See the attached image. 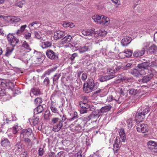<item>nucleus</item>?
Listing matches in <instances>:
<instances>
[{"label":"nucleus","instance_id":"nucleus-9","mask_svg":"<svg viewBox=\"0 0 157 157\" xmlns=\"http://www.w3.org/2000/svg\"><path fill=\"white\" fill-rule=\"evenodd\" d=\"M64 35L63 32L60 31H57L54 33L53 37L55 40H57L63 37Z\"/></svg>","mask_w":157,"mask_h":157},{"label":"nucleus","instance_id":"nucleus-1","mask_svg":"<svg viewBox=\"0 0 157 157\" xmlns=\"http://www.w3.org/2000/svg\"><path fill=\"white\" fill-rule=\"evenodd\" d=\"M50 124L53 125L52 130L55 132H58L62 128L63 124L62 121L59 118L54 117L51 120Z\"/></svg>","mask_w":157,"mask_h":157},{"label":"nucleus","instance_id":"nucleus-44","mask_svg":"<svg viewBox=\"0 0 157 157\" xmlns=\"http://www.w3.org/2000/svg\"><path fill=\"white\" fill-rule=\"evenodd\" d=\"M63 26L65 27H68L70 28H73L75 26V25L73 23L71 22H67L66 21H64L63 22Z\"/></svg>","mask_w":157,"mask_h":157},{"label":"nucleus","instance_id":"nucleus-5","mask_svg":"<svg viewBox=\"0 0 157 157\" xmlns=\"http://www.w3.org/2000/svg\"><path fill=\"white\" fill-rule=\"evenodd\" d=\"M32 133V130L30 128L27 129H24L21 132L20 136L21 138L29 137Z\"/></svg>","mask_w":157,"mask_h":157},{"label":"nucleus","instance_id":"nucleus-16","mask_svg":"<svg viewBox=\"0 0 157 157\" xmlns=\"http://www.w3.org/2000/svg\"><path fill=\"white\" fill-rule=\"evenodd\" d=\"M109 18L103 15H101V17L100 21L99 22V24L102 25L106 24L107 25L109 23Z\"/></svg>","mask_w":157,"mask_h":157},{"label":"nucleus","instance_id":"nucleus-64","mask_svg":"<svg viewBox=\"0 0 157 157\" xmlns=\"http://www.w3.org/2000/svg\"><path fill=\"white\" fill-rule=\"evenodd\" d=\"M87 77V74L86 73H82V75L81 79L83 81H84L86 79Z\"/></svg>","mask_w":157,"mask_h":157},{"label":"nucleus","instance_id":"nucleus-52","mask_svg":"<svg viewBox=\"0 0 157 157\" xmlns=\"http://www.w3.org/2000/svg\"><path fill=\"white\" fill-rule=\"evenodd\" d=\"M78 117L77 113L76 112H75L74 113L72 118L69 119L68 120H69V121H73L77 119Z\"/></svg>","mask_w":157,"mask_h":157},{"label":"nucleus","instance_id":"nucleus-32","mask_svg":"<svg viewBox=\"0 0 157 157\" xmlns=\"http://www.w3.org/2000/svg\"><path fill=\"white\" fill-rule=\"evenodd\" d=\"M88 32V36H91L92 37L96 36V35L97 32L95 31L94 29H87Z\"/></svg>","mask_w":157,"mask_h":157},{"label":"nucleus","instance_id":"nucleus-11","mask_svg":"<svg viewBox=\"0 0 157 157\" xmlns=\"http://www.w3.org/2000/svg\"><path fill=\"white\" fill-rule=\"evenodd\" d=\"M6 86L9 87L13 91H15L14 93L15 94H17L19 93V89L17 88L16 89L14 88V85L13 82H7Z\"/></svg>","mask_w":157,"mask_h":157},{"label":"nucleus","instance_id":"nucleus-63","mask_svg":"<svg viewBox=\"0 0 157 157\" xmlns=\"http://www.w3.org/2000/svg\"><path fill=\"white\" fill-rule=\"evenodd\" d=\"M40 33H38V32L36 31L34 32V34L35 35V36L38 39H42V38L41 36V35L40 34Z\"/></svg>","mask_w":157,"mask_h":157},{"label":"nucleus","instance_id":"nucleus-8","mask_svg":"<svg viewBox=\"0 0 157 157\" xmlns=\"http://www.w3.org/2000/svg\"><path fill=\"white\" fill-rule=\"evenodd\" d=\"M72 39L71 36L70 35H67L63 38L61 40V44H66L65 46L67 47L68 46H67V44H69L71 40Z\"/></svg>","mask_w":157,"mask_h":157},{"label":"nucleus","instance_id":"nucleus-48","mask_svg":"<svg viewBox=\"0 0 157 157\" xmlns=\"http://www.w3.org/2000/svg\"><path fill=\"white\" fill-rule=\"evenodd\" d=\"M50 81L48 77H46L44 79L43 83L44 86H49L50 85Z\"/></svg>","mask_w":157,"mask_h":157},{"label":"nucleus","instance_id":"nucleus-50","mask_svg":"<svg viewBox=\"0 0 157 157\" xmlns=\"http://www.w3.org/2000/svg\"><path fill=\"white\" fill-rule=\"evenodd\" d=\"M13 132L14 134H16L20 128V127L18 126L17 125H15L13 127Z\"/></svg>","mask_w":157,"mask_h":157},{"label":"nucleus","instance_id":"nucleus-18","mask_svg":"<svg viewBox=\"0 0 157 157\" xmlns=\"http://www.w3.org/2000/svg\"><path fill=\"white\" fill-rule=\"evenodd\" d=\"M1 144L2 146L3 147H10V143L9 140L4 137L2 138Z\"/></svg>","mask_w":157,"mask_h":157},{"label":"nucleus","instance_id":"nucleus-29","mask_svg":"<svg viewBox=\"0 0 157 157\" xmlns=\"http://www.w3.org/2000/svg\"><path fill=\"white\" fill-rule=\"evenodd\" d=\"M96 32H97L96 36H105L107 34V32L103 29H100L98 31H97Z\"/></svg>","mask_w":157,"mask_h":157},{"label":"nucleus","instance_id":"nucleus-4","mask_svg":"<svg viewBox=\"0 0 157 157\" xmlns=\"http://www.w3.org/2000/svg\"><path fill=\"white\" fill-rule=\"evenodd\" d=\"M7 38L10 44L12 47L15 46L19 41L18 40L14 37L12 34L9 33L7 35Z\"/></svg>","mask_w":157,"mask_h":157},{"label":"nucleus","instance_id":"nucleus-39","mask_svg":"<svg viewBox=\"0 0 157 157\" xmlns=\"http://www.w3.org/2000/svg\"><path fill=\"white\" fill-rule=\"evenodd\" d=\"M29 121L30 123L32 121L34 125H36L38 124L39 122V118L37 117H35L34 116L32 119H29Z\"/></svg>","mask_w":157,"mask_h":157},{"label":"nucleus","instance_id":"nucleus-12","mask_svg":"<svg viewBox=\"0 0 157 157\" xmlns=\"http://www.w3.org/2000/svg\"><path fill=\"white\" fill-rule=\"evenodd\" d=\"M145 48H142L140 50L137 49L134 52L133 56L135 57H138L142 56L144 54Z\"/></svg>","mask_w":157,"mask_h":157},{"label":"nucleus","instance_id":"nucleus-43","mask_svg":"<svg viewBox=\"0 0 157 157\" xmlns=\"http://www.w3.org/2000/svg\"><path fill=\"white\" fill-rule=\"evenodd\" d=\"M26 26L27 25H26L21 26L20 29L17 30V31L16 33V34L18 35L23 32Z\"/></svg>","mask_w":157,"mask_h":157},{"label":"nucleus","instance_id":"nucleus-17","mask_svg":"<svg viewBox=\"0 0 157 157\" xmlns=\"http://www.w3.org/2000/svg\"><path fill=\"white\" fill-rule=\"evenodd\" d=\"M138 67L140 68L145 69V70L151 69V67L149 66V62H144L141 64H139L138 65Z\"/></svg>","mask_w":157,"mask_h":157},{"label":"nucleus","instance_id":"nucleus-42","mask_svg":"<svg viewBox=\"0 0 157 157\" xmlns=\"http://www.w3.org/2000/svg\"><path fill=\"white\" fill-rule=\"evenodd\" d=\"M121 146L120 144H113V150L114 153L118 152L119 150L120 149Z\"/></svg>","mask_w":157,"mask_h":157},{"label":"nucleus","instance_id":"nucleus-13","mask_svg":"<svg viewBox=\"0 0 157 157\" xmlns=\"http://www.w3.org/2000/svg\"><path fill=\"white\" fill-rule=\"evenodd\" d=\"M132 39L131 37L127 36L123 38L121 41V43L123 46H126L128 45L131 41Z\"/></svg>","mask_w":157,"mask_h":157},{"label":"nucleus","instance_id":"nucleus-14","mask_svg":"<svg viewBox=\"0 0 157 157\" xmlns=\"http://www.w3.org/2000/svg\"><path fill=\"white\" fill-rule=\"evenodd\" d=\"M42 41L41 43H40V46L43 48H45L51 46L52 44L51 43L48 41H44V39L43 37L41 39Z\"/></svg>","mask_w":157,"mask_h":157},{"label":"nucleus","instance_id":"nucleus-36","mask_svg":"<svg viewBox=\"0 0 157 157\" xmlns=\"http://www.w3.org/2000/svg\"><path fill=\"white\" fill-rule=\"evenodd\" d=\"M101 15H96L93 16L92 18L95 22L99 23V22L101 20Z\"/></svg>","mask_w":157,"mask_h":157},{"label":"nucleus","instance_id":"nucleus-40","mask_svg":"<svg viewBox=\"0 0 157 157\" xmlns=\"http://www.w3.org/2000/svg\"><path fill=\"white\" fill-rule=\"evenodd\" d=\"M51 116V113L50 110L48 109L44 113V118L45 120H49L50 119V117Z\"/></svg>","mask_w":157,"mask_h":157},{"label":"nucleus","instance_id":"nucleus-58","mask_svg":"<svg viewBox=\"0 0 157 157\" xmlns=\"http://www.w3.org/2000/svg\"><path fill=\"white\" fill-rule=\"evenodd\" d=\"M56 69V68H51L45 72V73L47 75H49L51 73L55 71Z\"/></svg>","mask_w":157,"mask_h":157},{"label":"nucleus","instance_id":"nucleus-23","mask_svg":"<svg viewBox=\"0 0 157 157\" xmlns=\"http://www.w3.org/2000/svg\"><path fill=\"white\" fill-rule=\"evenodd\" d=\"M51 104L50 106V109L52 112L54 113L59 114V111L58 109H57L55 107L54 105V102L52 101V97L51 98Z\"/></svg>","mask_w":157,"mask_h":157},{"label":"nucleus","instance_id":"nucleus-37","mask_svg":"<svg viewBox=\"0 0 157 157\" xmlns=\"http://www.w3.org/2000/svg\"><path fill=\"white\" fill-rule=\"evenodd\" d=\"M13 49V47H7L6 49V52L5 54V55L7 56H9L12 53Z\"/></svg>","mask_w":157,"mask_h":157},{"label":"nucleus","instance_id":"nucleus-41","mask_svg":"<svg viewBox=\"0 0 157 157\" xmlns=\"http://www.w3.org/2000/svg\"><path fill=\"white\" fill-rule=\"evenodd\" d=\"M126 54L125 56L127 57H130L132 54V51L129 49H126L123 52Z\"/></svg>","mask_w":157,"mask_h":157},{"label":"nucleus","instance_id":"nucleus-30","mask_svg":"<svg viewBox=\"0 0 157 157\" xmlns=\"http://www.w3.org/2000/svg\"><path fill=\"white\" fill-rule=\"evenodd\" d=\"M157 47L155 45L153 44L148 49L149 53L151 54L153 53L156 52Z\"/></svg>","mask_w":157,"mask_h":157},{"label":"nucleus","instance_id":"nucleus-45","mask_svg":"<svg viewBox=\"0 0 157 157\" xmlns=\"http://www.w3.org/2000/svg\"><path fill=\"white\" fill-rule=\"evenodd\" d=\"M25 0H22L21 1L18 2L15 4V6H16L19 7L21 8L22 7L23 5H25Z\"/></svg>","mask_w":157,"mask_h":157},{"label":"nucleus","instance_id":"nucleus-33","mask_svg":"<svg viewBox=\"0 0 157 157\" xmlns=\"http://www.w3.org/2000/svg\"><path fill=\"white\" fill-rule=\"evenodd\" d=\"M91 114L93 115H94V116H95L96 117H97L98 118H99L102 115L100 109L95 110L94 111L92 112Z\"/></svg>","mask_w":157,"mask_h":157},{"label":"nucleus","instance_id":"nucleus-47","mask_svg":"<svg viewBox=\"0 0 157 157\" xmlns=\"http://www.w3.org/2000/svg\"><path fill=\"white\" fill-rule=\"evenodd\" d=\"M21 139H23L22 140L25 142V143L28 145L31 146L32 145V142L31 140L28 137L21 138Z\"/></svg>","mask_w":157,"mask_h":157},{"label":"nucleus","instance_id":"nucleus-46","mask_svg":"<svg viewBox=\"0 0 157 157\" xmlns=\"http://www.w3.org/2000/svg\"><path fill=\"white\" fill-rule=\"evenodd\" d=\"M105 72L108 74L111 75L115 73V70L113 67V69L108 68L106 69V71H105Z\"/></svg>","mask_w":157,"mask_h":157},{"label":"nucleus","instance_id":"nucleus-56","mask_svg":"<svg viewBox=\"0 0 157 157\" xmlns=\"http://www.w3.org/2000/svg\"><path fill=\"white\" fill-rule=\"evenodd\" d=\"M11 21H12L13 22L16 23L18 22H19L21 19H20L18 17H15L14 16L12 17L11 19Z\"/></svg>","mask_w":157,"mask_h":157},{"label":"nucleus","instance_id":"nucleus-21","mask_svg":"<svg viewBox=\"0 0 157 157\" xmlns=\"http://www.w3.org/2000/svg\"><path fill=\"white\" fill-rule=\"evenodd\" d=\"M119 133L121 140V141L124 142L126 140V138L124 130L123 128H121L120 129Z\"/></svg>","mask_w":157,"mask_h":157},{"label":"nucleus","instance_id":"nucleus-24","mask_svg":"<svg viewBox=\"0 0 157 157\" xmlns=\"http://www.w3.org/2000/svg\"><path fill=\"white\" fill-rule=\"evenodd\" d=\"M84 91L86 93H89L92 92L95 90L94 87L90 86L87 85L86 86L84 85L83 88Z\"/></svg>","mask_w":157,"mask_h":157},{"label":"nucleus","instance_id":"nucleus-38","mask_svg":"<svg viewBox=\"0 0 157 157\" xmlns=\"http://www.w3.org/2000/svg\"><path fill=\"white\" fill-rule=\"evenodd\" d=\"M155 142L150 140L147 143V145L148 148L150 149H153V147H154V146L156 145Z\"/></svg>","mask_w":157,"mask_h":157},{"label":"nucleus","instance_id":"nucleus-55","mask_svg":"<svg viewBox=\"0 0 157 157\" xmlns=\"http://www.w3.org/2000/svg\"><path fill=\"white\" fill-rule=\"evenodd\" d=\"M90 120L91 121V123H93L94 122H96L97 121V120L98 118L97 117H96L95 116H94V115H93L91 114H90Z\"/></svg>","mask_w":157,"mask_h":157},{"label":"nucleus","instance_id":"nucleus-53","mask_svg":"<svg viewBox=\"0 0 157 157\" xmlns=\"http://www.w3.org/2000/svg\"><path fill=\"white\" fill-rule=\"evenodd\" d=\"M42 102V99L41 98L37 97L34 100V103L36 104H40Z\"/></svg>","mask_w":157,"mask_h":157},{"label":"nucleus","instance_id":"nucleus-51","mask_svg":"<svg viewBox=\"0 0 157 157\" xmlns=\"http://www.w3.org/2000/svg\"><path fill=\"white\" fill-rule=\"evenodd\" d=\"M128 127L129 128H131L133 125L132 120L131 118L128 119L127 121Z\"/></svg>","mask_w":157,"mask_h":157},{"label":"nucleus","instance_id":"nucleus-2","mask_svg":"<svg viewBox=\"0 0 157 157\" xmlns=\"http://www.w3.org/2000/svg\"><path fill=\"white\" fill-rule=\"evenodd\" d=\"M92 49V44L91 43H87L83 46L78 47V50L80 53H82L90 51Z\"/></svg>","mask_w":157,"mask_h":157},{"label":"nucleus","instance_id":"nucleus-54","mask_svg":"<svg viewBox=\"0 0 157 157\" xmlns=\"http://www.w3.org/2000/svg\"><path fill=\"white\" fill-rule=\"evenodd\" d=\"M7 82L4 79H0V86L5 87L6 86Z\"/></svg>","mask_w":157,"mask_h":157},{"label":"nucleus","instance_id":"nucleus-60","mask_svg":"<svg viewBox=\"0 0 157 157\" xmlns=\"http://www.w3.org/2000/svg\"><path fill=\"white\" fill-rule=\"evenodd\" d=\"M137 93V90L134 89H132L129 90V93L131 95H135Z\"/></svg>","mask_w":157,"mask_h":157},{"label":"nucleus","instance_id":"nucleus-25","mask_svg":"<svg viewBox=\"0 0 157 157\" xmlns=\"http://www.w3.org/2000/svg\"><path fill=\"white\" fill-rule=\"evenodd\" d=\"M98 84L97 83H94V80L92 78H90L88 82H87V85L90 86L94 87V88L95 89L97 87L96 86Z\"/></svg>","mask_w":157,"mask_h":157},{"label":"nucleus","instance_id":"nucleus-20","mask_svg":"<svg viewBox=\"0 0 157 157\" xmlns=\"http://www.w3.org/2000/svg\"><path fill=\"white\" fill-rule=\"evenodd\" d=\"M41 25V24L40 22L38 21H35L30 24L28 25V27L29 29L33 28L35 29L37 28V27H39Z\"/></svg>","mask_w":157,"mask_h":157},{"label":"nucleus","instance_id":"nucleus-49","mask_svg":"<svg viewBox=\"0 0 157 157\" xmlns=\"http://www.w3.org/2000/svg\"><path fill=\"white\" fill-rule=\"evenodd\" d=\"M82 59L83 60V61L85 62H88L90 60V57L89 55L87 54L85 56H83Z\"/></svg>","mask_w":157,"mask_h":157},{"label":"nucleus","instance_id":"nucleus-15","mask_svg":"<svg viewBox=\"0 0 157 157\" xmlns=\"http://www.w3.org/2000/svg\"><path fill=\"white\" fill-rule=\"evenodd\" d=\"M36 61L39 62V63H42L44 59L45 56L43 54L41 53L40 52H36Z\"/></svg>","mask_w":157,"mask_h":157},{"label":"nucleus","instance_id":"nucleus-59","mask_svg":"<svg viewBox=\"0 0 157 157\" xmlns=\"http://www.w3.org/2000/svg\"><path fill=\"white\" fill-rule=\"evenodd\" d=\"M6 91L5 89L3 88L0 87V96H2L5 95Z\"/></svg>","mask_w":157,"mask_h":157},{"label":"nucleus","instance_id":"nucleus-57","mask_svg":"<svg viewBox=\"0 0 157 157\" xmlns=\"http://www.w3.org/2000/svg\"><path fill=\"white\" fill-rule=\"evenodd\" d=\"M108 93V92L106 90L104 89H102L101 90V93L100 94V96L101 97H103L106 95Z\"/></svg>","mask_w":157,"mask_h":157},{"label":"nucleus","instance_id":"nucleus-19","mask_svg":"<svg viewBox=\"0 0 157 157\" xmlns=\"http://www.w3.org/2000/svg\"><path fill=\"white\" fill-rule=\"evenodd\" d=\"M113 100H114L118 104H120L124 101L122 96L120 93L117 94L116 95L113 97Z\"/></svg>","mask_w":157,"mask_h":157},{"label":"nucleus","instance_id":"nucleus-7","mask_svg":"<svg viewBox=\"0 0 157 157\" xmlns=\"http://www.w3.org/2000/svg\"><path fill=\"white\" fill-rule=\"evenodd\" d=\"M46 55L48 57L51 59H56L58 58V56L52 50L48 49L46 52Z\"/></svg>","mask_w":157,"mask_h":157},{"label":"nucleus","instance_id":"nucleus-35","mask_svg":"<svg viewBox=\"0 0 157 157\" xmlns=\"http://www.w3.org/2000/svg\"><path fill=\"white\" fill-rule=\"evenodd\" d=\"M31 91L34 95L38 96L40 94V90L36 88H33L31 89Z\"/></svg>","mask_w":157,"mask_h":157},{"label":"nucleus","instance_id":"nucleus-62","mask_svg":"<svg viewBox=\"0 0 157 157\" xmlns=\"http://www.w3.org/2000/svg\"><path fill=\"white\" fill-rule=\"evenodd\" d=\"M79 105L82 108H87L88 107L87 104L82 101L80 102Z\"/></svg>","mask_w":157,"mask_h":157},{"label":"nucleus","instance_id":"nucleus-26","mask_svg":"<svg viewBox=\"0 0 157 157\" xmlns=\"http://www.w3.org/2000/svg\"><path fill=\"white\" fill-rule=\"evenodd\" d=\"M138 110H140V112H142V113L144 114V116L146 114H147L150 111V108L148 107H146V108L144 107H140Z\"/></svg>","mask_w":157,"mask_h":157},{"label":"nucleus","instance_id":"nucleus-6","mask_svg":"<svg viewBox=\"0 0 157 157\" xmlns=\"http://www.w3.org/2000/svg\"><path fill=\"white\" fill-rule=\"evenodd\" d=\"M133 117H134L135 120L136 122H141L145 118V116L140 112V110H138V112L135 114H134Z\"/></svg>","mask_w":157,"mask_h":157},{"label":"nucleus","instance_id":"nucleus-10","mask_svg":"<svg viewBox=\"0 0 157 157\" xmlns=\"http://www.w3.org/2000/svg\"><path fill=\"white\" fill-rule=\"evenodd\" d=\"M150 73V74L144 76L142 78L139 79L138 81L140 82H142L143 83H147L151 78L153 76V74L149 72Z\"/></svg>","mask_w":157,"mask_h":157},{"label":"nucleus","instance_id":"nucleus-28","mask_svg":"<svg viewBox=\"0 0 157 157\" xmlns=\"http://www.w3.org/2000/svg\"><path fill=\"white\" fill-rule=\"evenodd\" d=\"M44 108L43 106L40 105L34 109V113L35 114H38L42 112Z\"/></svg>","mask_w":157,"mask_h":157},{"label":"nucleus","instance_id":"nucleus-22","mask_svg":"<svg viewBox=\"0 0 157 157\" xmlns=\"http://www.w3.org/2000/svg\"><path fill=\"white\" fill-rule=\"evenodd\" d=\"M114 77V76L112 75H106L104 76H101L99 79L100 81L101 82L106 81L108 80L111 79Z\"/></svg>","mask_w":157,"mask_h":157},{"label":"nucleus","instance_id":"nucleus-34","mask_svg":"<svg viewBox=\"0 0 157 157\" xmlns=\"http://www.w3.org/2000/svg\"><path fill=\"white\" fill-rule=\"evenodd\" d=\"M111 108V106L109 105L102 107L100 110L101 113H105L109 111Z\"/></svg>","mask_w":157,"mask_h":157},{"label":"nucleus","instance_id":"nucleus-3","mask_svg":"<svg viewBox=\"0 0 157 157\" xmlns=\"http://www.w3.org/2000/svg\"><path fill=\"white\" fill-rule=\"evenodd\" d=\"M136 129L138 132L144 133L148 132V128L147 124H138L136 125Z\"/></svg>","mask_w":157,"mask_h":157},{"label":"nucleus","instance_id":"nucleus-27","mask_svg":"<svg viewBox=\"0 0 157 157\" xmlns=\"http://www.w3.org/2000/svg\"><path fill=\"white\" fill-rule=\"evenodd\" d=\"M140 68L138 67L137 69H134L131 72L132 74L136 76H140Z\"/></svg>","mask_w":157,"mask_h":157},{"label":"nucleus","instance_id":"nucleus-31","mask_svg":"<svg viewBox=\"0 0 157 157\" xmlns=\"http://www.w3.org/2000/svg\"><path fill=\"white\" fill-rule=\"evenodd\" d=\"M22 46L27 52H29L31 50V48H30L29 45L25 41L23 43Z\"/></svg>","mask_w":157,"mask_h":157},{"label":"nucleus","instance_id":"nucleus-61","mask_svg":"<svg viewBox=\"0 0 157 157\" xmlns=\"http://www.w3.org/2000/svg\"><path fill=\"white\" fill-rule=\"evenodd\" d=\"M61 76V75L60 74H56L54 75L53 78V82H56L59 79V78Z\"/></svg>","mask_w":157,"mask_h":157}]
</instances>
